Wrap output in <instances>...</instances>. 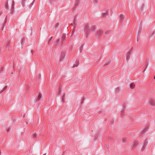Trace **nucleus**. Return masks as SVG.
<instances>
[{
	"label": "nucleus",
	"mask_w": 155,
	"mask_h": 155,
	"mask_svg": "<svg viewBox=\"0 0 155 155\" xmlns=\"http://www.w3.org/2000/svg\"><path fill=\"white\" fill-rule=\"evenodd\" d=\"M90 29V26L89 24H87L86 25L85 27V34L86 35V38H87L88 37V33L89 32V31Z\"/></svg>",
	"instance_id": "f257e3e1"
},
{
	"label": "nucleus",
	"mask_w": 155,
	"mask_h": 155,
	"mask_svg": "<svg viewBox=\"0 0 155 155\" xmlns=\"http://www.w3.org/2000/svg\"><path fill=\"white\" fill-rule=\"evenodd\" d=\"M133 50V49L132 48L131 50H130V51L127 53L126 54V59L127 60V62L129 60L130 58V57L131 54L132 53V50Z\"/></svg>",
	"instance_id": "f03ea898"
},
{
	"label": "nucleus",
	"mask_w": 155,
	"mask_h": 155,
	"mask_svg": "<svg viewBox=\"0 0 155 155\" xmlns=\"http://www.w3.org/2000/svg\"><path fill=\"white\" fill-rule=\"evenodd\" d=\"M149 104L150 105L153 106H155V101L154 99H151L149 101Z\"/></svg>",
	"instance_id": "7ed1b4c3"
},
{
	"label": "nucleus",
	"mask_w": 155,
	"mask_h": 155,
	"mask_svg": "<svg viewBox=\"0 0 155 155\" xmlns=\"http://www.w3.org/2000/svg\"><path fill=\"white\" fill-rule=\"evenodd\" d=\"M103 34V31L101 30H98L97 33L96 37L97 38H100L101 35Z\"/></svg>",
	"instance_id": "20e7f679"
},
{
	"label": "nucleus",
	"mask_w": 155,
	"mask_h": 155,
	"mask_svg": "<svg viewBox=\"0 0 155 155\" xmlns=\"http://www.w3.org/2000/svg\"><path fill=\"white\" fill-rule=\"evenodd\" d=\"M11 9L10 10V12L11 14H12L14 11V2L13 1H12L11 2Z\"/></svg>",
	"instance_id": "39448f33"
},
{
	"label": "nucleus",
	"mask_w": 155,
	"mask_h": 155,
	"mask_svg": "<svg viewBox=\"0 0 155 155\" xmlns=\"http://www.w3.org/2000/svg\"><path fill=\"white\" fill-rule=\"evenodd\" d=\"M65 53L64 52H62L61 54V56L60 57L59 61H61L64 59Z\"/></svg>",
	"instance_id": "423d86ee"
},
{
	"label": "nucleus",
	"mask_w": 155,
	"mask_h": 155,
	"mask_svg": "<svg viewBox=\"0 0 155 155\" xmlns=\"http://www.w3.org/2000/svg\"><path fill=\"white\" fill-rule=\"evenodd\" d=\"M108 10H107L105 12L103 13L101 15L102 17H105L108 14Z\"/></svg>",
	"instance_id": "0eeeda50"
},
{
	"label": "nucleus",
	"mask_w": 155,
	"mask_h": 155,
	"mask_svg": "<svg viewBox=\"0 0 155 155\" xmlns=\"http://www.w3.org/2000/svg\"><path fill=\"white\" fill-rule=\"evenodd\" d=\"M124 16L122 14H121L120 16V19L121 21H123L124 19Z\"/></svg>",
	"instance_id": "6e6552de"
},
{
	"label": "nucleus",
	"mask_w": 155,
	"mask_h": 155,
	"mask_svg": "<svg viewBox=\"0 0 155 155\" xmlns=\"http://www.w3.org/2000/svg\"><path fill=\"white\" fill-rule=\"evenodd\" d=\"M148 128L146 127L144 130L141 133V135H142L143 134H145L146 131L148 130Z\"/></svg>",
	"instance_id": "1a4fd4ad"
},
{
	"label": "nucleus",
	"mask_w": 155,
	"mask_h": 155,
	"mask_svg": "<svg viewBox=\"0 0 155 155\" xmlns=\"http://www.w3.org/2000/svg\"><path fill=\"white\" fill-rule=\"evenodd\" d=\"M96 29V26L95 25H94L93 26H92L91 28V30L92 32L94 31L95 29Z\"/></svg>",
	"instance_id": "9d476101"
},
{
	"label": "nucleus",
	"mask_w": 155,
	"mask_h": 155,
	"mask_svg": "<svg viewBox=\"0 0 155 155\" xmlns=\"http://www.w3.org/2000/svg\"><path fill=\"white\" fill-rule=\"evenodd\" d=\"M5 7L7 10L8 9V1H6V2H5Z\"/></svg>",
	"instance_id": "9b49d317"
},
{
	"label": "nucleus",
	"mask_w": 155,
	"mask_h": 155,
	"mask_svg": "<svg viewBox=\"0 0 155 155\" xmlns=\"http://www.w3.org/2000/svg\"><path fill=\"white\" fill-rule=\"evenodd\" d=\"M80 0H76L75 5V6H76L77 5H78L80 3Z\"/></svg>",
	"instance_id": "f8f14e48"
},
{
	"label": "nucleus",
	"mask_w": 155,
	"mask_h": 155,
	"mask_svg": "<svg viewBox=\"0 0 155 155\" xmlns=\"http://www.w3.org/2000/svg\"><path fill=\"white\" fill-rule=\"evenodd\" d=\"M135 86V84L134 83H132L130 85V87L131 89L133 88Z\"/></svg>",
	"instance_id": "ddd939ff"
},
{
	"label": "nucleus",
	"mask_w": 155,
	"mask_h": 155,
	"mask_svg": "<svg viewBox=\"0 0 155 155\" xmlns=\"http://www.w3.org/2000/svg\"><path fill=\"white\" fill-rule=\"evenodd\" d=\"M41 95L40 94H39L38 95V97L37 98L36 101H39L41 99Z\"/></svg>",
	"instance_id": "4468645a"
},
{
	"label": "nucleus",
	"mask_w": 155,
	"mask_h": 155,
	"mask_svg": "<svg viewBox=\"0 0 155 155\" xmlns=\"http://www.w3.org/2000/svg\"><path fill=\"white\" fill-rule=\"evenodd\" d=\"M60 41V39H57L56 41L54 43V45L55 46L57 45Z\"/></svg>",
	"instance_id": "2eb2a0df"
},
{
	"label": "nucleus",
	"mask_w": 155,
	"mask_h": 155,
	"mask_svg": "<svg viewBox=\"0 0 155 155\" xmlns=\"http://www.w3.org/2000/svg\"><path fill=\"white\" fill-rule=\"evenodd\" d=\"M79 63L78 62V61H76V62H75V64H74L73 67L74 68V67H77L79 65Z\"/></svg>",
	"instance_id": "dca6fc26"
},
{
	"label": "nucleus",
	"mask_w": 155,
	"mask_h": 155,
	"mask_svg": "<svg viewBox=\"0 0 155 155\" xmlns=\"http://www.w3.org/2000/svg\"><path fill=\"white\" fill-rule=\"evenodd\" d=\"M61 91V88L60 86H59L58 88V95H59L60 94V92Z\"/></svg>",
	"instance_id": "f3484780"
},
{
	"label": "nucleus",
	"mask_w": 155,
	"mask_h": 155,
	"mask_svg": "<svg viewBox=\"0 0 155 155\" xmlns=\"http://www.w3.org/2000/svg\"><path fill=\"white\" fill-rule=\"evenodd\" d=\"M67 36V35L64 34H63L62 35V39H65V38H66Z\"/></svg>",
	"instance_id": "a211bd4d"
},
{
	"label": "nucleus",
	"mask_w": 155,
	"mask_h": 155,
	"mask_svg": "<svg viewBox=\"0 0 155 155\" xmlns=\"http://www.w3.org/2000/svg\"><path fill=\"white\" fill-rule=\"evenodd\" d=\"M26 1V0H22L21 1V4L24 7L25 6V2Z\"/></svg>",
	"instance_id": "6ab92c4d"
},
{
	"label": "nucleus",
	"mask_w": 155,
	"mask_h": 155,
	"mask_svg": "<svg viewBox=\"0 0 155 155\" xmlns=\"http://www.w3.org/2000/svg\"><path fill=\"white\" fill-rule=\"evenodd\" d=\"M65 94H63V95L62 96V101L63 102H64V99L65 98Z\"/></svg>",
	"instance_id": "aec40b11"
},
{
	"label": "nucleus",
	"mask_w": 155,
	"mask_h": 155,
	"mask_svg": "<svg viewBox=\"0 0 155 155\" xmlns=\"http://www.w3.org/2000/svg\"><path fill=\"white\" fill-rule=\"evenodd\" d=\"M59 25L58 23H57L55 25L54 28L56 29L58 28Z\"/></svg>",
	"instance_id": "412c9836"
},
{
	"label": "nucleus",
	"mask_w": 155,
	"mask_h": 155,
	"mask_svg": "<svg viewBox=\"0 0 155 155\" xmlns=\"http://www.w3.org/2000/svg\"><path fill=\"white\" fill-rule=\"evenodd\" d=\"M83 46H84V44H83L81 45V47H80V52H81L83 51Z\"/></svg>",
	"instance_id": "4be33fe9"
},
{
	"label": "nucleus",
	"mask_w": 155,
	"mask_h": 155,
	"mask_svg": "<svg viewBox=\"0 0 155 155\" xmlns=\"http://www.w3.org/2000/svg\"><path fill=\"white\" fill-rule=\"evenodd\" d=\"M137 142H135L132 145L133 147H134L136 146V145H137Z\"/></svg>",
	"instance_id": "5701e85b"
},
{
	"label": "nucleus",
	"mask_w": 155,
	"mask_h": 155,
	"mask_svg": "<svg viewBox=\"0 0 155 155\" xmlns=\"http://www.w3.org/2000/svg\"><path fill=\"white\" fill-rule=\"evenodd\" d=\"M120 88L119 87H117L115 89V91L117 92H118V91L120 90Z\"/></svg>",
	"instance_id": "b1692460"
},
{
	"label": "nucleus",
	"mask_w": 155,
	"mask_h": 155,
	"mask_svg": "<svg viewBox=\"0 0 155 155\" xmlns=\"http://www.w3.org/2000/svg\"><path fill=\"white\" fill-rule=\"evenodd\" d=\"M93 2L95 4H96L98 2V0H92Z\"/></svg>",
	"instance_id": "393cba45"
},
{
	"label": "nucleus",
	"mask_w": 155,
	"mask_h": 155,
	"mask_svg": "<svg viewBox=\"0 0 155 155\" xmlns=\"http://www.w3.org/2000/svg\"><path fill=\"white\" fill-rule=\"evenodd\" d=\"M35 0H33V2L30 4V6H29L30 8H31V7L32 5H33L34 3V2Z\"/></svg>",
	"instance_id": "a878e982"
},
{
	"label": "nucleus",
	"mask_w": 155,
	"mask_h": 155,
	"mask_svg": "<svg viewBox=\"0 0 155 155\" xmlns=\"http://www.w3.org/2000/svg\"><path fill=\"white\" fill-rule=\"evenodd\" d=\"M65 39H62V41H61V43L62 44H64L65 43Z\"/></svg>",
	"instance_id": "bb28decb"
},
{
	"label": "nucleus",
	"mask_w": 155,
	"mask_h": 155,
	"mask_svg": "<svg viewBox=\"0 0 155 155\" xmlns=\"http://www.w3.org/2000/svg\"><path fill=\"white\" fill-rule=\"evenodd\" d=\"M36 136H37V134H34L32 135V137L35 138L36 137Z\"/></svg>",
	"instance_id": "cd10ccee"
},
{
	"label": "nucleus",
	"mask_w": 155,
	"mask_h": 155,
	"mask_svg": "<svg viewBox=\"0 0 155 155\" xmlns=\"http://www.w3.org/2000/svg\"><path fill=\"white\" fill-rule=\"evenodd\" d=\"M75 28V27H74V29H73V30L72 32V34L71 36V37L72 36L73 33H74V29Z\"/></svg>",
	"instance_id": "c85d7f7f"
},
{
	"label": "nucleus",
	"mask_w": 155,
	"mask_h": 155,
	"mask_svg": "<svg viewBox=\"0 0 155 155\" xmlns=\"http://www.w3.org/2000/svg\"><path fill=\"white\" fill-rule=\"evenodd\" d=\"M110 32V31H107L105 33V35H108V34Z\"/></svg>",
	"instance_id": "c756f323"
},
{
	"label": "nucleus",
	"mask_w": 155,
	"mask_h": 155,
	"mask_svg": "<svg viewBox=\"0 0 155 155\" xmlns=\"http://www.w3.org/2000/svg\"><path fill=\"white\" fill-rule=\"evenodd\" d=\"M109 63H110V61H107L105 63V65H107L108 64H109Z\"/></svg>",
	"instance_id": "7c9ffc66"
},
{
	"label": "nucleus",
	"mask_w": 155,
	"mask_h": 155,
	"mask_svg": "<svg viewBox=\"0 0 155 155\" xmlns=\"http://www.w3.org/2000/svg\"><path fill=\"white\" fill-rule=\"evenodd\" d=\"M126 139L125 138H123V139H122V142L123 143H125L126 142Z\"/></svg>",
	"instance_id": "2f4dec72"
},
{
	"label": "nucleus",
	"mask_w": 155,
	"mask_h": 155,
	"mask_svg": "<svg viewBox=\"0 0 155 155\" xmlns=\"http://www.w3.org/2000/svg\"><path fill=\"white\" fill-rule=\"evenodd\" d=\"M74 25H77V22L75 19L74 20Z\"/></svg>",
	"instance_id": "473e14b6"
},
{
	"label": "nucleus",
	"mask_w": 155,
	"mask_h": 155,
	"mask_svg": "<svg viewBox=\"0 0 155 155\" xmlns=\"http://www.w3.org/2000/svg\"><path fill=\"white\" fill-rule=\"evenodd\" d=\"M25 40L24 39H22V41L21 42V44H22V43L24 42Z\"/></svg>",
	"instance_id": "72a5a7b5"
},
{
	"label": "nucleus",
	"mask_w": 155,
	"mask_h": 155,
	"mask_svg": "<svg viewBox=\"0 0 155 155\" xmlns=\"http://www.w3.org/2000/svg\"><path fill=\"white\" fill-rule=\"evenodd\" d=\"M9 42L8 41V42L6 43V48H7L8 47V44H9Z\"/></svg>",
	"instance_id": "f704fd0d"
},
{
	"label": "nucleus",
	"mask_w": 155,
	"mask_h": 155,
	"mask_svg": "<svg viewBox=\"0 0 155 155\" xmlns=\"http://www.w3.org/2000/svg\"><path fill=\"white\" fill-rule=\"evenodd\" d=\"M152 34V35H153L155 33V31H153L152 32H151Z\"/></svg>",
	"instance_id": "c9c22d12"
},
{
	"label": "nucleus",
	"mask_w": 155,
	"mask_h": 155,
	"mask_svg": "<svg viewBox=\"0 0 155 155\" xmlns=\"http://www.w3.org/2000/svg\"><path fill=\"white\" fill-rule=\"evenodd\" d=\"M6 88H7V87H4V88H3V90H5V89H6Z\"/></svg>",
	"instance_id": "e433bc0d"
},
{
	"label": "nucleus",
	"mask_w": 155,
	"mask_h": 155,
	"mask_svg": "<svg viewBox=\"0 0 155 155\" xmlns=\"http://www.w3.org/2000/svg\"><path fill=\"white\" fill-rule=\"evenodd\" d=\"M10 130V129L9 128H8L7 129V132H8L9 130Z\"/></svg>",
	"instance_id": "4c0bfd02"
},
{
	"label": "nucleus",
	"mask_w": 155,
	"mask_h": 155,
	"mask_svg": "<svg viewBox=\"0 0 155 155\" xmlns=\"http://www.w3.org/2000/svg\"><path fill=\"white\" fill-rule=\"evenodd\" d=\"M123 111H121V115H123Z\"/></svg>",
	"instance_id": "58836bf2"
},
{
	"label": "nucleus",
	"mask_w": 155,
	"mask_h": 155,
	"mask_svg": "<svg viewBox=\"0 0 155 155\" xmlns=\"http://www.w3.org/2000/svg\"><path fill=\"white\" fill-rule=\"evenodd\" d=\"M147 66L146 67L145 69L143 71V72H144L145 71V70L147 68Z\"/></svg>",
	"instance_id": "ea45409f"
},
{
	"label": "nucleus",
	"mask_w": 155,
	"mask_h": 155,
	"mask_svg": "<svg viewBox=\"0 0 155 155\" xmlns=\"http://www.w3.org/2000/svg\"><path fill=\"white\" fill-rule=\"evenodd\" d=\"M146 142H147V141L145 140V142H144V144L146 143Z\"/></svg>",
	"instance_id": "a19ab883"
},
{
	"label": "nucleus",
	"mask_w": 155,
	"mask_h": 155,
	"mask_svg": "<svg viewBox=\"0 0 155 155\" xmlns=\"http://www.w3.org/2000/svg\"><path fill=\"white\" fill-rule=\"evenodd\" d=\"M2 12H0V15H1L2 14Z\"/></svg>",
	"instance_id": "79ce46f5"
},
{
	"label": "nucleus",
	"mask_w": 155,
	"mask_h": 155,
	"mask_svg": "<svg viewBox=\"0 0 155 155\" xmlns=\"http://www.w3.org/2000/svg\"><path fill=\"white\" fill-rule=\"evenodd\" d=\"M2 92V91L0 92V94H1V92Z\"/></svg>",
	"instance_id": "37998d69"
},
{
	"label": "nucleus",
	"mask_w": 155,
	"mask_h": 155,
	"mask_svg": "<svg viewBox=\"0 0 155 155\" xmlns=\"http://www.w3.org/2000/svg\"><path fill=\"white\" fill-rule=\"evenodd\" d=\"M51 38H52V37H51V38H50V40H51Z\"/></svg>",
	"instance_id": "c03bdc74"
},
{
	"label": "nucleus",
	"mask_w": 155,
	"mask_h": 155,
	"mask_svg": "<svg viewBox=\"0 0 155 155\" xmlns=\"http://www.w3.org/2000/svg\"><path fill=\"white\" fill-rule=\"evenodd\" d=\"M49 42H50V41H49L48 42L49 44Z\"/></svg>",
	"instance_id": "a18cd8bd"
},
{
	"label": "nucleus",
	"mask_w": 155,
	"mask_h": 155,
	"mask_svg": "<svg viewBox=\"0 0 155 155\" xmlns=\"http://www.w3.org/2000/svg\"><path fill=\"white\" fill-rule=\"evenodd\" d=\"M2 28V30H3V28Z\"/></svg>",
	"instance_id": "49530a36"
},
{
	"label": "nucleus",
	"mask_w": 155,
	"mask_h": 155,
	"mask_svg": "<svg viewBox=\"0 0 155 155\" xmlns=\"http://www.w3.org/2000/svg\"><path fill=\"white\" fill-rule=\"evenodd\" d=\"M45 154H44V155H45Z\"/></svg>",
	"instance_id": "de8ad7c7"
}]
</instances>
